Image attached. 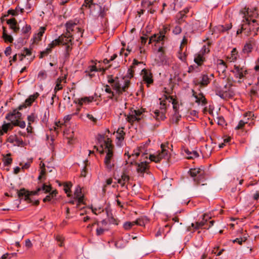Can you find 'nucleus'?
I'll use <instances>...</instances> for the list:
<instances>
[{
  "label": "nucleus",
  "mask_w": 259,
  "mask_h": 259,
  "mask_svg": "<svg viewBox=\"0 0 259 259\" xmlns=\"http://www.w3.org/2000/svg\"><path fill=\"white\" fill-rule=\"evenodd\" d=\"M47 76V74L45 70H41L38 74V78L40 80L45 79Z\"/></svg>",
  "instance_id": "51"
},
{
  "label": "nucleus",
  "mask_w": 259,
  "mask_h": 259,
  "mask_svg": "<svg viewBox=\"0 0 259 259\" xmlns=\"http://www.w3.org/2000/svg\"><path fill=\"white\" fill-rule=\"evenodd\" d=\"M142 63V62H139L136 59H134L133 60V62L132 65L130 66L127 70V74L126 75V77L128 78H132L134 77V74L135 72V68L136 66Z\"/></svg>",
  "instance_id": "19"
},
{
  "label": "nucleus",
  "mask_w": 259,
  "mask_h": 259,
  "mask_svg": "<svg viewBox=\"0 0 259 259\" xmlns=\"http://www.w3.org/2000/svg\"><path fill=\"white\" fill-rule=\"evenodd\" d=\"M199 66H200V65H198L197 64L190 65L188 67V72L189 73H194V72H196V73L199 72L200 71V68L199 67Z\"/></svg>",
  "instance_id": "35"
},
{
  "label": "nucleus",
  "mask_w": 259,
  "mask_h": 259,
  "mask_svg": "<svg viewBox=\"0 0 259 259\" xmlns=\"http://www.w3.org/2000/svg\"><path fill=\"white\" fill-rule=\"evenodd\" d=\"M244 117H248V119H251V118H252V117H254V113L252 111H248V112H246V113H245L244 114Z\"/></svg>",
  "instance_id": "63"
},
{
  "label": "nucleus",
  "mask_w": 259,
  "mask_h": 259,
  "mask_svg": "<svg viewBox=\"0 0 259 259\" xmlns=\"http://www.w3.org/2000/svg\"><path fill=\"white\" fill-rule=\"evenodd\" d=\"M39 94L37 92L33 95H31L28 97L25 101V102L19 106L18 109L19 110H21L24 108H26L28 106H30L32 104L33 102L38 98Z\"/></svg>",
  "instance_id": "17"
},
{
  "label": "nucleus",
  "mask_w": 259,
  "mask_h": 259,
  "mask_svg": "<svg viewBox=\"0 0 259 259\" xmlns=\"http://www.w3.org/2000/svg\"><path fill=\"white\" fill-rule=\"evenodd\" d=\"M95 5V4L93 3V0H84L82 7L91 9L92 6Z\"/></svg>",
  "instance_id": "46"
},
{
  "label": "nucleus",
  "mask_w": 259,
  "mask_h": 259,
  "mask_svg": "<svg viewBox=\"0 0 259 259\" xmlns=\"http://www.w3.org/2000/svg\"><path fill=\"white\" fill-rule=\"evenodd\" d=\"M18 110H19L18 108L13 110L12 112H10V113H9L7 114L6 118L8 120L11 121V122L12 121H13L14 120H13V118L15 116V115L16 114V112Z\"/></svg>",
  "instance_id": "41"
},
{
  "label": "nucleus",
  "mask_w": 259,
  "mask_h": 259,
  "mask_svg": "<svg viewBox=\"0 0 259 259\" xmlns=\"http://www.w3.org/2000/svg\"><path fill=\"white\" fill-rule=\"evenodd\" d=\"M45 30L46 28L44 27H41L39 28L38 33L35 34L33 37L34 42H38L41 40V37L42 36L43 34L45 33Z\"/></svg>",
  "instance_id": "25"
},
{
  "label": "nucleus",
  "mask_w": 259,
  "mask_h": 259,
  "mask_svg": "<svg viewBox=\"0 0 259 259\" xmlns=\"http://www.w3.org/2000/svg\"><path fill=\"white\" fill-rule=\"evenodd\" d=\"M189 173L194 178V181L197 185L204 182L205 180V171L201 168H191Z\"/></svg>",
  "instance_id": "9"
},
{
  "label": "nucleus",
  "mask_w": 259,
  "mask_h": 259,
  "mask_svg": "<svg viewBox=\"0 0 259 259\" xmlns=\"http://www.w3.org/2000/svg\"><path fill=\"white\" fill-rule=\"evenodd\" d=\"M52 187L50 185H47L46 184H43L41 187L38 188L36 191H28L24 188L21 189L18 191V197L21 199L24 198V200L28 203H32L33 201L30 198V196L31 195H37L38 192L40 191H44L45 193H47L50 192Z\"/></svg>",
  "instance_id": "1"
},
{
  "label": "nucleus",
  "mask_w": 259,
  "mask_h": 259,
  "mask_svg": "<svg viewBox=\"0 0 259 259\" xmlns=\"http://www.w3.org/2000/svg\"><path fill=\"white\" fill-rule=\"evenodd\" d=\"M231 72L234 74L235 78L239 79L244 78L248 73V71L245 68L237 65L234 66V68L231 70ZM242 81L241 80L238 81L239 83H241Z\"/></svg>",
  "instance_id": "11"
},
{
  "label": "nucleus",
  "mask_w": 259,
  "mask_h": 259,
  "mask_svg": "<svg viewBox=\"0 0 259 259\" xmlns=\"http://www.w3.org/2000/svg\"><path fill=\"white\" fill-rule=\"evenodd\" d=\"M193 96L196 99V102L200 104L202 103V105H204L207 103V101L205 98L204 95L202 93H200L197 95L196 93L194 90H192Z\"/></svg>",
  "instance_id": "20"
},
{
  "label": "nucleus",
  "mask_w": 259,
  "mask_h": 259,
  "mask_svg": "<svg viewBox=\"0 0 259 259\" xmlns=\"http://www.w3.org/2000/svg\"><path fill=\"white\" fill-rule=\"evenodd\" d=\"M250 96L253 97H257L258 94L256 90H255L253 88H252L250 91L249 93Z\"/></svg>",
  "instance_id": "61"
},
{
  "label": "nucleus",
  "mask_w": 259,
  "mask_h": 259,
  "mask_svg": "<svg viewBox=\"0 0 259 259\" xmlns=\"http://www.w3.org/2000/svg\"><path fill=\"white\" fill-rule=\"evenodd\" d=\"M12 123L13 125L15 126H19L21 128H24L25 127L26 124L24 121L19 120L18 119H15L13 121H12Z\"/></svg>",
  "instance_id": "36"
},
{
  "label": "nucleus",
  "mask_w": 259,
  "mask_h": 259,
  "mask_svg": "<svg viewBox=\"0 0 259 259\" xmlns=\"http://www.w3.org/2000/svg\"><path fill=\"white\" fill-rule=\"evenodd\" d=\"M156 34L157 37H156L155 38H154V39H155V41L157 43L162 41V45H163V41L167 39V37L165 35H163L159 33V34Z\"/></svg>",
  "instance_id": "39"
},
{
  "label": "nucleus",
  "mask_w": 259,
  "mask_h": 259,
  "mask_svg": "<svg viewBox=\"0 0 259 259\" xmlns=\"http://www.w3.org/2000/svg\"><path fill=\"white\" fill-rule=\"evenodd\" d=\"M15 144L14 145L17 146H23L24 144V142L21 138H19L17 137L16 139V141H15Z\"/></svg>",
  "instance_id": "53"
},
{
  "label": "nucleus",
  "mask_w": 259,
  "mask_h": 259,
  "mask_svg": "<svg viewBox=\"0 0 259 259\" xmlns=\"http://www.w3.org/2000/svg\"><path fill=\"white\" fill-rule=\"evenodd\" d=\"M17 137V136L16 135H11L7 138V141L10 143L14 144L15 143V141H16V139Z\"/></svg>",
  "instance_id": "54"
},
{
  "label": "nucleus",
  "mask_w": 259,
  "mask_h": 259,
  "mask_svg": "<svg viewBox=\"0 0 259 259\" xmlns=\"http://www.w3.org/2000/svg\"><path fill=\"white\" fill-rule=\"evenodd\" d=\"M52 51L50 50V48H49L48 47L44 51L40 52L39 55V58H42L44 57L47 56Z\"/></svg>",
  "instance_id": "48"
},
{
  "label": "nucleus",
  "mask_w": 259,
  "mask_h": 259,
  "mask_svg": "<svg viewBox=\"0 0 259 259\" xmlns=\"http://www.w3.org/2000/svg\"><path fill=\"white\" fill-rule=\"evenodd\" d=\"M135 222H126L124 223L123 224V228L126 230H129L131 229L133 226H135Z\"/></svg>",
  "instance_id": "44"
},
{
  "label": "nucleus",
  "mask_w": 259,
  "mask_h": 259,
  "mask_svg": "<svg viewBox=\"0 0 259 259\" xmlns=\"http://www.w3.org/2000/svg\"><path fill=\"white\" fill-rule=\"evenodd\" d=\"M61 45L60 44V40L59 39V38L58 37L57 39H55L53 41H52L50 44L48 45V48H50V50L52 51V49L55 48L56 46H59Z\"/></svg>",
  "instance_id": "40"
},
{
  "label": "nucleus",
  "mask_w": 259,
  "mask_h": 259,
  "mask_svg": "<svg viewBox=\"0 0 259 259\" xmlns=\"http://www.w3.org/2000/svg\"><path fill=\"white\" fill-rule=\"evenodd\" d=\"M81 195V190L79 187H77L75 192H74V196L75 198L77 197H79Z\"/></svg>",
  "instance_id": "62"
},
{
  "label": "nucleus",
  "mask_w": 259,
  "mask_h": 259,
  "mask_svg": "<svg viewBox=\"0 0 259 259\" xmlns=\"http://www.w3.org/2000/svg\"><path fill=\"white\" fill-rule=\"evenodd\" d=\"M240 13L243 14V19H248L252 22L258 21L256 19L258 18L259 15L256 8L249 9L245 7Z\"/></svg>",
  "instance_id": "10"
},
{
  "label": "nucleus",
  "mask_w": 259,
  "mask_h": 259,
  "mask_svg": "<svg viewBox=\"0 0 259 259\" xmlns=\"http://www.w3.org/2000/svg\"><path fill=\"white\" fill-rule=\"evenodd\" d=\"M59 38L60 40L61 45L65 47L64 57L66 58H68L70 56V53L72 50V40L74 39V37L69 36L66 33H64L59 36Z\"/></svg>",
  "instance_id": "4"
},
{
  "label": "nucleus",
  "mask_w": 259,
  "mask_h": 259,
  "mask_svg": "<svg viewBox=\"0 0 259 259\" xmlns=\"http://www.w3.org/2000/svg\"><path fill=\"white\" fill-rule=\"evenodd\" d=\"M7 23L9 25L10 28L12 29L15 33H17L19 30V27L17 25L16 20L13 18L7 20Z\"/></svg>",
  "instance_id": "22"
},
{
  "label": "nucleus",
  "mask_w": 259,
  "mask_h": 259,
  "mask_svg": "<svg viewBox=\"0 0 259 259\" xmlns=\"http://www.w3.org/2000/svg\"><path fill=\"white\" fill-rule=\"evenodd\" d=\"M200 81L194 80L193 82L196 85H199L201 87H205L207 86L210 81V79L206 74H202Z\"/></svg>",
  "instance_id": "18"
},
{
  "label": "nucleus",
  "mask_w": 259,
  "mask_h": 259,
  "mask_svg": "<svg viewBox=\"0 0 259 259\" xmlns=\"http://www.w3.org/2000/svg\"><path fill=\"white\" fill-rule=\"evenodd\" d=\"M185 152L188 155V159H193L194 158L198 157L199 156V154L195 151L189 152L188 150H185Z\"/></svg>",
  "instance_id": "42"
},
{
  "label": "nucleus",
  "mask_w": 259,
  "mask_h": 259,
  "mask_svg": "<svg viewBox=\"0 0 259 259\" xmlns=\"http://www.w3.org/2000/svg\"><path fill=\"white\" fill-rule=\"evenodd\" d=\"M31 26L29 25L26 24L22 29V32L25 35V37L28 38L29 36L31 31Z\"/></svg>",
  "instance_id": "32"
},
{
  "label": "nucleus",
  "mask_w": 259,
  "mask_h": 259,
  "mask_svg": "<svg viewBox=\"0 0 259 259\" xmlns=\"http://www.w3.org/2000/svg\"><path fill=\"white\" fill-rule=\"evenodd\" d=\"M168 98H169L172 101V104L173 106V110L174 112H179V105L178 101L176 99H174L172 96H170Z\"/></svg>",
  "instance_id": "33"
},
{
  "label": "nucleus",
  "mask_w": 259,
  "mask_h": 259,
  "mask_svg": "<svg viewBox=\"0 0 259 259\" xmlns=\"http://www.w3.org/2000/svg\"><path fill=\"white\" fill-rule=\"evenodd\" d=\"M141 75L143 81L146 83L147 87L153 83V74L150 70L146 68L143 69L141 72Z\"/></svg>",
  "instance_id": "12"
},
{
  "label": "nucleus",
  "mask_w": 259,
  "mask_h": 259,
  "mask_svg": "<svg viewBox=\"0 0 259 259\" xmlns=\"http://www.w3.org/2000/svg\"><path fill=\"white\" fill-rule=\"evenodd\" d=\"M215 94L219 96L221 99L228 100L232 98L235 96V93L231 88V85L228 86L227 84L224 86V89L220 88H216L215 89Z\"/></svg>",
  "instance_id": "8"
},
{
  "label": "nucleus",
  "mask_w": 259,
  "mask_h": 259,
  "mask_svg": "<svg viewBox=\"0 0 259 259\" xmlns=\"http://www.w3.org/2000/svg\"><path fill=\"white\" fill-rule=\"evenodd\" d=\"M232 27V23L226 24L225 25H219L217 26V30L220 33L227 32Z\"/></svg>",
  "instance_id": "24"
},
{
  "label": "nucleus",
  "mask_w": 259,
  "mask_h": 259,
  "mask_svg": "<svg viewBox=\"0 0 259 259\" xmlns=\"http://www.w3.org/2000/svg\"><path fill=\"white\" fill-rule=\"evenodd\" d=\"M131 165H136L137 166V171L139 174L143 175L145 172H147L149 170V162L144 161L137 163L135 161L131 162Z\"/></svg>",
  "instance_id": "16"
},
{
  "label": "nucleus",
  "mask_w": 259,
  "mask_h": 259,
  "mask_svg": "<svg viewBox=\"0 0 259 259\" xmlns=\"http://www.w3.org/2000/svg\"><path fill=\"white\" fill-rule=\"evenodd\" d=\"M182 116L180 114L179 112H174L170 118V120L171 123L178 124Z\"/></svg>",
  "instance_id": "29"
},
{
  "label": "nucleus",
  "mask_w": 259,
  "mask_h": 259,
  "mask_svg": "<svg viewBox=\"0 0 259 259\" xmlns=\"http://www.w3.org/2000/svg\"><path fill=\"white\" fill-rule=\"evenodd\" d=\"M130 180V177L128 175L123 173L121 178L118 180V183H119L121 187H124L126 182H127Z\"/></svg>",
  "instance_id": "28"
},
{
  "label": "nucleus",
  "mask_w": 259,
  "mask_h": 259,
  "mask_svg": "<svg viewBox=\"0 0 259 259\" xmlns=\"http://www.w3.org/2000/svg\"><path fill=\"white\" fill-rule=\"evenodd\" d=\"M242 23L245 28V35L249 36L252 33L253 34L254 36L257 35V32L259 30L258 21H255L253 23L248 19H243Z\"/></svg>",
  "instance_id": "5"
},
{
  "label": "nucleus",
  "mask_w": 259,
  "mask_h": 259,
  "mask_svg": "<svg viewBox=\"0 0 259 259\" xmlns=\"http://www.w3.org/2000/svg\"><path fill=\"white\" fill-rule=\"evenodd\" d=\"M11 156V154L10 153L7 154L5 156H4L3 161L5 166H9L12 164L13 159L10 157Z\"/></svg>",
  "instance_id": "27"
},
{
  "label": "nucleus",
  "mask_w": 259,
  "mask_h": 259,
  "mask_svg": "<svg viewBox=\"0 0 259 259\" xmlns=\"http://www.w3.org/2000/svg\"><path fill=\"white\" fill-rule=\"evenodd\" d=\"M104 139V137H102ZM105 149H107L106 155L104 159V163L106 167L111 170L114 166V160H113V145L112 144V141L107 138L106 140L103 139Z\"/></svg>",
  "instance_id": "2"
},
{
  "label": "nucleus",
  "mask_w": 259,
  "mask_h": 259,
  "mask_svg": "<svg viewBox=\"0 0 259 259\" xmlns=\"http://www.w3.org/2000/svg\"><path fill=\"white\" fill-rule=\"evenodd\" d=\"M105 231V230L101 228H97L96 229V235L97 236H100L103 235Z\"/></svg>",
  "instance_id": "60"
},
{
  "label": "nucleus",
  "mask_w": 259,
  "mask_h": 259,
  "mask_svg": "<svg viewBox=\"0 0 259 259\" xmlns=\"http://www.w3.org/2000/svg\"><path fill=\"white\" fill-rule=\"evenodd\" d=\"M219 61L220 62L218 65V72H220L221 71L222 73H224L226 72L227 66L223 60H220Z\"/></svg>",
  "instance_id": "31"
},
{
  "label": "nucleus",
  "mask_w": 259,
  "mask_h": 259,
  "mask_svg": "<svg viewBox=\"0 0 259 259\" xmlns=\"http://www.w3.org/2000/svg\"><path fill=\"white\" fill-rule=\"evenodd\" d=\"M205 51V49L204 51L195 54L194 61L196 64L201 66L205 61V58L204 57Z\"/></svg>",
  "instance_id": "21"
},
{
  "label": "nucleus",
  "mask_w": 259,
  "mask_h": 259,
  "mask_svg": "<svg viewBox=\"0 0 259 259\" xmlns=\"http://www.w3.org/2000/svg\"><path fill=\"white\" fill-rule=\"evenodd\" d=\"M108 82L111 85L112 89L116 91V93L118 96L126 92L131 83L130 80H125L123 86L121 87L118 78L116 77L114 79L112 78V75L108 76Z\"/></svg>",
  "instance_id": "3"
},
{
  "label": "nucleus",
  "mask_w": 259,
  "mask_h": 259,
  "mask_svg": "<svg viewBox=\"0 0 259 259\" xmlns=\"http://www.w3.org/2000/svg\"><path fill=\"white\" fill-rule=\"evenodd\" d=\"M65 26L66 30L65 33L67 35L73 36L75 35L78 34L76 36L77 38L76 39L77 41H78V38H79V36H82L83 30L78 27L77 24L72 21L70 20L67 21Z\"/></svg>",
  "instance_id": "6"
},
{
  "label": "nucleus",
  "mask_w": 259,
  "mask_h": 259,
  "mask_svg": "<svg viewBox=\"0 0 259 259\" xmlns=\"http://www.w3.org/2000/svg\"><path fill=\"white\" fill-rule=\"evenodd\" d=\"M61 83V80H60V79H57L56 81V86L54 89V92H55V94H56L58 91H60L63 89V85Z\"/></svg>",
  "instance_id": "43"
},
{
  "label": "nucleus",
  "mask_w": 259,
  "mask_h": 259,
  "mask_svg": "<svg viewBox=\"0 0 259 259\" xmlns=\"http://www.w3.org/2000/svg\"><path fill=\"white\" fill-rule=\"evenodd\" d=\"M168 143H162L161 145V152H157L156 154H150L149 159L151 161L156 163L159 162L162 159H168L169 157V152L167 150L168 148Z\"/></svg>",
  "instance_id": "7"
},
{
  "label": "nucleus",
  "mask_w": 259,
  "mask_h": 259,
  "mask_svg": "<svg viewBox=\"0 0 259 259\" xmlns=\"http://www.w3.org/2000/svg\"><path fill=\"white\" fill-rule=\"evenodd\" d=\"M255 45V40L253 38H249L244 45L242 49V53L248 56L252 52Z\"/></svg>",
  "instance_id": "14"
},
{
  "label": "nucleus",
  "mask_w": 259,
  "mask_h": 259,
  "mask_svg": "<svg viewBox=\"0 0 259 259\" xmlns=\"http://www.w3.org/2000/svg\"><path fill=\"white\" fill-rule=\"evenodd\" d=\"M22 54L24 55L25 57L26 56H30L32 54L31 50L30 49H28L27 48H24Z\"/></svg>",
  "instance_id": "59"
},
{
  "label": "nucleus",
  "mask_w": 259,
  "mask_h": 259,
  "mask_svg": "<svg viewBox=\"0 0 259 259\" xmlns=\"http://www.w3.org/2000/svg\"><path fill=\"white\" fill-rule=\"evenodd\" d=\"M94 100V97L92 96L84 97L80 99H78L77 100H75L74 103L78 104L80 106L83 105V104L89 103Z\"/></svg>",
  "instance_id": "23"
},
{
  "label": "nucleus",
  "mask_w": 259,
  "mask_h": 259,
  "mask_svg": "<svg viewBox=\"0 0 259 259\" xmlns=\"http://www.w3.org/2000/svg\"><path fill=\"white\" fill-rule=\"evenodd\" d=\"M142 114V112L140 110H131V113L127 116L126 119L127 121L132 124L134 122H139L141 120V118L139 117Z\"/></svg>",
  "instance_id": "15"
},
{
  "label": "nucleus",
  "mask_w": 259,
  "mask_h": 259,
  "mask_svg": "<svg viewBox=\"0 0 259 259\" xmlns=\"http://www.w3.org/2000/svg\"><path fill=\"white\" fill-rule=\"evenodd\" d=\"M123 130V127H122L121 128H119L116 132V138L118 139L119 141H123L124 138L125 133Z\"/></svg>",
  "instance_id": "34"
},
{
  "label": "nucleus",
  "mask_w": 259,
  "mask_h": 259,
  "mask_svg": "<svg viewBox=\"0 0 259 259\" xmlns=\"http://www.w3.org/2000/svg\"><path fill=\"white\" fill-rule=\"evenodd\" d=\"M135 222L136 225L144 226H145V223L147 222V220L144 218H139L136 220Z\"/></svg>",
  "instance_id": "47"
},
{
  "label": "nucleus",
  "mask_w": 259,
  "mask_h": 259,
  "mask_svg": "<svg viewBox=\"0 0 259 259\" xmlns=\"http://www.w3.org/2000/svg\"><path fill=\"white\" fill-rule=\"evenodd\" d=\"M210 219V217L208 214L204 213L203 215L202 220L201 222H196L195 224L192 223L191 226L187 228L188 231H192L191 227L193 228V231L199 229L201 227L204 226L206 222Z\"/></svg>",
  "instance_id": "13"
},
{
  "label": "nucleus",
  "mask_w": 259,
  "mask_h": 259,
  "mask_svg": "<svg viewBox=\"0 0 259 259\" xmlns=\"http://www.w3.org/2000/svg\"><path fill=\"white\" fill-rule=\"evenodd\" d=\"M12 122L11 123H5L2 126H0V135L2 136L5 133H7L9 130L10 126H12Z\"/></svg>",
  "instance_id": "30"
},
{
  "label": "nucleus",
  "mask_w": 259,
  "mask_h": 259,
  "mask_svg": "<svg viewBox=\"0 0 259 259\" xmlns=\"http://www.w3.org/2000/svg\"><path fill=\"white\" fill-rule=\"evenodd\" d=\"M247 240L246 237H241L239 238H236L233 240V243H238L239 245H241L242 242H245Z\"/></svg>",
  "instance_id": "50"
},
{
  "label": "nucleus",
  "mask_w": 259,
  "mask_h": 259,
  "mask_svg": "<svg viewBox=\"0 0 259 259\" xmlns=\"http://www.w3.org/2000/svg\"><path fill=\"white\" fill-rule=\"evenodd\" d=\"M246 123H247V122H245L242 120H240V121L238 123V124L237 126L235 127L236 130H240L242 129L243 127L244 126L245 124Z\"/></svg>",
  "instance_id": "55"
},
{
  "label": "nucleus",
  "mask_w": 259,
  "mask_h": 259,
  "mask_svg": "<svg viewBox=\"0 0 259 259\" xmlns=\"http://www.w3.org/2000/svg\"><path fill=\"white\" fill-rule=\"evenodd\" d=\"M186 17V15H184L182 12H180L176 16L177 22L179 24H181L185 21V18Z\"/></svg>",
  "instance_id": "37"
},
{
  "label": "nucleus",
  "mask_w": 259,
  "mask_h": 259,
  "mask_svg": "<svg viewBox=\"0 0 259 259\" xmlns=\"http://www.w3.org/2000/svg\"><path fill=\"white\" fill-rule=\"evenodd\" d=\"M182 32V28L180 26H176L173 29L172 32L176 35L179 34Z\"/></svg>",
  "instance_id": "57"
},
{
  "label": "nucleus",
  "mask_w": 259,
  "mask_h": 259,
  "mask_svg": "<svg viewBox=\"0 0 259 259\" xmlns=\"http://www.w3.org/2000/svg\"><path fill=\"white\" fill-rule=\"evenodd\" d=\"M240 26V28H239L237 31V34L239 35L240 34H241L242 32H243L245 34V28L243 26L242 23H241Z\"/></svg>",
  "instance_id": "64"
},
{
  "label": "nucleus",
  "mask_w": 259,
  "mask_h": 259,
  "mask_svg": "<svg viewBox=\"0 0 259 259\" xmlns=\"http://www.w3.org/2000/svg\"><path fill=\"white\" fill-rule=\"evenodd\" d=\"M105 87V92L106 93L111 95L109 97V98L111 99H112L113 98L114 96H115L114 93L112 91L109 85H106V86Z\"/></svg>",
  "instance_id": "49"
},
{
  "label": "nucleus",
  "mask_w": 259,
  "mask_h": 259,
  "mask_svg": "<svg viewBox=\"0 0 259 259\" xmlns=\"http://www.w3.org/2000/svg\"><path fill=\"white\" fill-rule=\"evenodd\" d=\"M3 37L5 42L11 43L13 41V37L11 35L8 34L6 28L5 26H3Z\"/></svg>",
  "instance_id": "26"
},
{
  "label": "nucleus",
  "mask_w": 259,
  "mask_h": 259,
  "mask_svg": "<svg viewBox=\"0 0 259 259\" xmlns=\"http://www.w3.org/2000/svg\"><path fill=\"white\" fill-rule=\"evenodd\" d=\"M178 57L182 61L184 62H186L187 55L185 53H182L180 51Z\"/></svg>",
  "instance_id": "52"
},
{
  "label": "nucleus",
  "mask_w": 259,
  "mask_h": 259,
  "mask_svg": "<svg viewBox=\"0 0 259 259\" xmlns=\"http://www.w3.org/2000/svg\"><path fill=\"white\" fill-rule=\"evenodd\" d=\"M72 186V184L70 182L66 183L64 185V190L65 192L67 194L68 197H70L71 196V190L70 188Z\"/></svg>",
  "instance_id": "38"
},
{
  "label": "nucleus",
  "mask_w": 259,
  "mask_h": 259,
  "mask_svg": "<svg viewBox=\"0 0 259 259\" xmlns=\"http://www.w3.org/2000/svg\"><path fill=\"white\" fill-rule=\"evenodd\" d=\"M93 71H97V68L95 65L89 66L88 69L85 71V72L89 73L92 72Z\"/></svg>",
  "instance_id": "56"
},
{
  "label": "nucleus",
  "mask_w": 259,
  "mask_h": 259,
  "mask_svg": "<svg viewBox=\"0 0 259 259\" xmlns=\"http://www.w3.org/2000/svg\"><path fill=\"white\" fill-rule=\"evenodd\" d=\"M170 30V29L168 27L164 26L162 29L159 31V33L163 35H165L166 33Z\"/></svg>",
  "instance_id": "58"
},
{
  "label": "nucleus",
  "mask_w": 259,
  "mask_h": 259,
  "mask_svg": "<svg viewBox=\"0 0 259 259\" xmlns=\"http://www.w3.org/2000/svg\"><path fill=\"white\" fill-rule=\"evenodd\" d=\"M36 118L37 116L34 113H32L29 115H28L27 116L28 124H31L32 123H33L35 121Z\"/></svg>",
  "instance_id": "45"
}]
</instances>
